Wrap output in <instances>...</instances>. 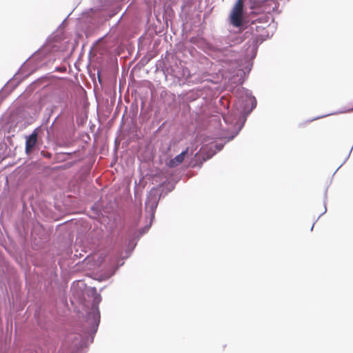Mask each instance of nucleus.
Returning <instances> with one entry per match:
<instances>
[{
  "instance_id": "nucleus-1",
  "label": "nucleus",
  "mask_w": 353,
  "mask_h": 353,
  "mask_svg": "<svg viewBox=\"0 0 353 353\" xmlns=\"http://www.w3.org/2000/svg\"><path fill=\"white\" fill-rule=\"evenodd\" d=\"M245 1L236 0L228 18L229 25L237 30H228L214 39V44L199 37H191L190 42L218 61H247V48L252 44H257L258 48L269 37L268 34L256 33L269 26L270 17L261 7L256 9L265 0H249V6Z\"/></svg>"
},
{
  "instance_id": "nucleus-2",
  "label": "nucleus",
  "mask_w": 353,
  "mask_h": 353,
  "mask_svg": "<svg viewBox=\"0 0 353 353\" xmlns=\"http://www.w3.org/2000/svg\"><path fill=\"white\" fill-rule=\"evenodd\" d=\"M256 54L257 44H252L246 50L247 61L244 63L242 61H234L226 71L219 70L214 79H205L214 83H220L225 90L232 93L235 97L234 110L231 112L228 111L227 114L222 115L225 124L223 134L228 135V141L232 140L239 134L248 117L256 107L255 97L250 90L242 86L252 68L253 60Z\"/></svg>"
},
{
  "instance_id": "nucleus-3",
  "label": "nucleus",
  "mask_w": 353,
  "mask_h": 353,
  "mask_svg": "<svg viewBox=\"0 0 353 353\" xmlns=\"http://www.w3.org/2000/svg\"><path fill=\"white\" fill-rule=\"evenodd\" d=\"M47 101V96L38 94L27 101L25 106L10 112L1 120L2 128L8 133L19 131L26 124L35 121Z\"/></svg>"
},
{
  "instance_id": "nucleus-4",
  "label": "nucleus",
  "mask_w": 353,
  "mask_h": 353,
  "mask_svg": "<svg viewBox=\"0 0 353 353\" xmlns=\"http://www.w3.org/2000/svg\"><path fill=\"white\" fill-rule=\"evenodd\" d=\"M58 114L49 127H46L48 144H51L53 150L58 148H65L69 145L73 140L76 128L73 117L65 120Z\"/></svg>"
},
{
  "instance_id": "nucleus-5",
  "label": "nucleus",
  "mask_w": 353,
  "mask_h": 353,
  "mask_svg": "<svg viewBox=\"0 0 353 353\" xmlns=\"http://www.w3.org/2000/svg\"><path fill=\"white\" fill-rule=\"evenodd\" d=\"M214 121L215 124L220 127L216 133V137L205 141L200 146L199 142L196 140L190 142V143L183 149L178 154H216L220 152L228 141V135H225V130L221 123L220 119H213L211 122Z\"/></svg>"
},
{
  "instance_id": "nucleus-6",
  "label": "nucleus",
  "mask_w": 353,
  "mask_h": 353,
  "mask_svg": "<svg viewBox=\"0 0 353 353\" xmlns=\"http://www.w3.org/2000/svg\"><path fill=\"white\" fill-rule=\"evenodd\" d=\"M25 63L26 62L22 64L15 74L4 85V86L0 90V102H1L8 94H10V92H12L25 78L30 75V72H24Z\"/></svg>"
},
{
  "instance_id": "nucleus-7",
  "label": "nucleus",
  "mask_w": 353,
  "mask_h": 353,
  "mask_svg": "<svg viewBox=\"0 0 353 353\" xmlns=\"http://www.w3.org/2000/svg\"><path fill=\"white\" fill-rule=\"evenodd\" d=\"M45 131L42 130V126L36 128L32 132L26 137V153L30 154V152L38 151L42 145L41 137Z\"/></svg>"
},
{
  "instance_id": "nucleus-8",
  "label": "nucleus",
  "mask_w": 353,
  "mask_h": 353,
  "mask_svg": "<svg viewBox=\"0 0 353 353\" xmlns=\"http://www.w3.org/2000/svg\"><path fill=\"white\" fill-rule=\"evenodd\" d=\"M125 12L120 17L117 22L110 28L109 32L106 34V37L112 39L115 43L123 41L126 37V24L121 21Z\"/></svg>"
},
{
  "instance_id": "nucleus-9",
  "label": "nucleus",
  "mask_w": 353,
  "mask_h": 353,
  "mask_svg": "<svg viewBox=\"0 0 353 353\" xmlns=\"http://www.w3.org/2000/svg\"><path fill=\"white\" fill-rule=\"evenodd\" d=\"M99 7L104 10L103 14V21H106L112 19L121 10V6L119 3H114V0H98Z\"/></svg>"
},
{
  "instance_id": "nucleus-10",
  "label": "nucleus",
  "mask_w": 353,
  "mask_h": 353,
  "mask_svg": "<svg viewBox=\"0 0 353 353\" xmlns=\"http://www.w3.org/2000/svg\"><path fill=\"white\" fill-rule=\"evenodd\" d=\"M181 63L178 65L175 63L174 65L172 64H166L164 63V66L163 68L164 74L168 77V75L177 79L180 81V75H181Z\"/></svg>"
},
{
  "instance_id": "nucleus-11",
  "label": "nucleus",
  "mask_w": 353,
  "mask_h": 353,
  "mask_svg": "<svg viewBox=\"0 0 353 353\" xmlns=\"http://www.w3.org/2000/svg\"><path fill=\"white\" fill-rule=\"evenodd\" d=\"M56 106L48 107L45 109L44 116L43 119L42 123L39 126H42V130L46 131V127H49L48 123L50 121V117L54 112V110L56 109Z\"/></svg>"
},
{
  "instance_id": "nucleus-12",
  "label": "nucleus",
  "mask_w": 353,
  "mask_h": 353,
  "mask_svg": "<svg viewBox=\"0 0 353 353\" xmlns=\"http://www.w3.org/2000/svg\"><path fill=\"white\" fill-rule=\"evenodd\" d=\"M352 111H353V106L350 108H343L341 110H339L338 111H336L334 112H332V113H329V114L318 116V117H316L314 118H312V119H310L309 120H307L305 121V123H311V122H312L314 121H316V120H318V119H322V118H324V117H328V116H330V115L343 114V113L350 112H352Z\"/></svg>"
},
{
  "instance_id": "nucleus-13",
  "label": "nucleus",
  "mask_w": 353,
  "mask_h": 353,
  "mask_svg": "<svg viewBox=\"0 0 353 353\" xmlns=\"http://www.w3.org/2000/svg\"><path fill=\"white\" fill-rule=\"evenodd\" d=\"M51 50H47L43 46L37 50L31 57H34L37 59L38 62H41L48 54Z\"/></svg>"
},
{
  "instance_id": "nucleus-14",
  "label": "nucleus",
  "mask_w": 353,
  "mask_h": 353,
  "mask_svg": "<svg viewBox=\"0 0 353 353\" xmlns=\"http://www.w3.org/2000/svg\"><path fill=\"white\" fill-rule=\"evenodd\" d=\"M170 126L168 124L167 121L163 122L158 128L154 132V134L157 136L160 134L166 135L170 131Z\"/></svg>"
},
{
  "instance_id": "nucleus-15",
  "label": "nucleus",
  "mask_w": 353,
  "mask_h": 353,
  "mask_svg": "<svg viewBox=\"0 0 353 353\" xmlns=\"http://www.w3.org/2000/svg\"><path fill=\"white\" fill-rule=\"evenodd\" d=\"M185 156H176L175 158L170 160L168 163V166L170 168L175 167L182 163L184 160Z\"/></svg>"
},
{
  "instance_id": "nucleus-16",
  "label": "nucleus",
  "mask_w": 353,
  "mask_h": 353,
  "mask_svg": "<svg viewBox=\"0 0 353 353\" xmlns=\"http://www.w3.org/2000/svg\"><path fill=\"white\" fill-rule=\"evenodd\" d=\"M180 71H181L180 80H181L183 79L188 80L189 78L191 77L190 72L189 70L187 68L183 67L182 65H181V70Z\"/></svg>"
},
{
  "instance_id": "nucleus-17",
  "label": "nucleus",
  "mask_w": 353,
  "mask_h": 353,
  "mask_svg": "<svg viewBox=\"0 0 353 353\" xmlns=\"http://www.w3.org/2000/svg\"><path fill=\"white\" fill-rule=\"evenodd\" d=\"M77 123L79 126H83L87 121L88 116L86 114H81L77 116Z\"/></svg>"
},
{
  "instance_id": "nucleus-18",
  "label": "nucleus",
  "mask_w": 353,
  "mask_h": 353,
  "mask_svg": "<svg viewBox=\"0 0 353 353\" xmlns=\"http://www.w3.org/2000/svg\"><path fill=\"white\" fill-rule=\"evenodd\" d=\"M183 1V6L182 7H185V6H191L194 2H196L197 0H182Z\"/></svg>"
},
{
  "instance_id": "nucleus-19",
  "label": "nucleus",
  "mask_w": 353,
  "mask_h": 353,
  "mask_svg": "<svg viewBox=\"0 0 353 353\" xmlns=\"http://www.w3.org/2000/svg\"><path fill=\"white\" fill-rule=\"evenodd\" d=\"M54 154H76L75 152H56Z\"/></svg>"
},
{
  "instance_id": "nucleus-20",
  "label": "nucleus",
  "mask_w": 353,
  "mask_h": 353,
  "mask_svg": "<svg viewBox=\"0 0 353 353\" xmlns=\"http://www.w3.org/2000/svg\"><path fill=\"white\" fill-rule=\"evenodd\" d=\"M40 154H41V155H43V154H52V153H51V152H47V153H46L43 150H41V151L40 152Z\"/></svg>"
},
{
  "instance_id": "nucleus-21",
  "label": "nucleus",
  "mask_w": 353,
  "mask_h": 353,
  "mask_svg": "<svg viewBox=\"0 0 353 353\" xmlns=\"http://www.w3.org/2000/svg\"><path fill=\"white\" fill-rule=\"evenodd\" d=\"M352 150H353V145H352V147L351 148V149L349 150L348 154H351Z\"/></svg>"
},
{
  "instance_id": "nucleus-22",
  "label": "nucleus",
  "mask_w": 353,
  "mask_h": 353,
  "mask_svg": "<svg viewBox=\"0 0 353 353\" xmlns=\"http://www.w3.org/2000/svg\"><path fill=\"white\" fill-rule=\"evenodd\" d=\"M91 130H92V128H94V125H92V126L90 127Z\"/></svg>"
},
{
  "instance_id": "nucleus-23",
  "label": "nucleus",
  "mask_w": 353,
  "mask_h": 353,
  "mask_svg": "<svg viewBox=\"0 0 353 353\" xmlns=\"http://www.w3.org/2000/svg\"><path fill=\"white\" fill-rule=\"evenodd\" d=\"M114 154H117V152L115 150L114 151Z\"/></svg>"
},
{
  "instance_id": "nucleus-24",
  "label": "nucleus",
  "mask_w": 353,
  "mask_h": 353,
  "mask_svg": "<svg viewBox=\"0 0 353 353\" xmlns=\"http://www.w3.org/2000/svg\"><path fill=\"white\" fill-rule=\"evenodd\" d=\"M209 157H212V155L208 156L207 159H209Z\"/></svg>"
},
{
  "instance_id": "nucleus-25",
  "label": "nucleus",
  "mask_w": 353,
  "mask_h": 353,
  "mask_svg": "<svg viewBox=\"0 0 353 353\" xmlns=\"http://www.w3.org/2000/svg\"><path fill=\"white\" fill-rule=\"evenodd\" d=\"M192 167H194L195 166V164H192L191 165Z\"/></svg>"
}]
</instances>
